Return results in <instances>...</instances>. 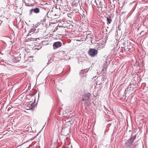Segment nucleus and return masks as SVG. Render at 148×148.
<instances>
[{"label":"nucleus","mask_w":148,"mask_h":148,"mask_svg":"<svg viewBox=\"0 0 148 148\" xmlns=\"http://www.w3.org/2000/svg\"><path fill=\"white\" fill-rule=\"evenodd\" d=\"M136 135L132 136L128 140L125 141L124 145L126 147L132 148L134 146V141L136 138Z\"/></svg>","instance_id":"nucleus-1"},{"label":"nucleus","mask_w":148,"mask_h":148,"mask_svg":"<svg viewBox=\"0 0 148 148\" xmlns=\"http://www.w3.org/2000/svg\"><path fill=\"white\" fill-rule=\"evenodd\" d=\"M90 97L91 94L89 93H88L82 96V98L81 102H84V106L86 108L87 107L88 103L90 101Z\"/></svg>","instance_id":"nucleus-2"},{"label":"nucleus","mask_w":148,"mask_h":148,"mask_svg":"<svg viewBox=\"0 0 148 148\" xmlns=\"http://www.w3.org/2000/svg\"><path fill=\"white\" fill-rule=\"evenodd\" d=\"M97 51L95 49L90 48L88 52V55L92 57L96 56L98 53Z\"/></svg>","instance_id":"nucleus-3"},{"label":"nucleus","mask_w":148,"mask_h":148,"mask_svg":"<svg viewBox=\"0 0 148 148\" xmlns=\"http://www.w3.org/2000/svg\"><path fill=\"white\" fill-rule=\"evenodd\" d=\"M40 12V10L38 8H33L30 10L29 15L31 16L33 14V13L38 14Z\"/></svg>","instance_id":"nucleus-4"},{"label":"nucleus","mask_w":148,"mask_h":148,"mask_svg":"<svg viewBox=\"0 0 148 148\" xmlns=\"http://www.w3.org/2000/svg\"><path fill=\"white\" fill-rule=\"evenodd\" d=\"M62 45V43L58 41L54 42L53 45L54 49H56L61 47Z\"/></svg>","instance_id":"nucleus-5"},{"label":"nucleus","mask_w":148,"mask_h":148,"mask_svg":"<svg viewBox=\"0 0 148 148\" xmlns=\"http://www.w3.org/2000/svg\"><path fill=\"white\" fill-rule=\"evenodd\" d=\"M87 2H88V3H91L94 6H95V4L96 5H98L96 0H88Z\"/></svg>","instance_id":"nucleus-6"},{"label":"nucleus","mask_w":148,"mask_h":148,"mask_svg":"<svg viewBox=\"0 0 148 148\" xmlns=\"http://www.w3.org/2000/svg\"><path fill=\"white\" fill-rule=\"evenodd\" d=\"M89 70V68L86 69L84 70H82L80 71L79 74L80 75L84 74V73H86Z\"/></svg>","instance_id":"nucleus-7"},{"label":"nucleus","mask_w":148,"mask_h":148,"mask_svg":"<svg viewBox=\"0 0 148 148\" xmlns=\"http://www.w3.org/2000/svg\"><path fill=\"white\" fill-rule=\"evenodd\" d=\"M36 30V29L34 28H31L30 31H29V33L28 34V35H31V34H30L32 32V34L34 33L35 32V31Z\"/></svg>","instance_id":"nucleus-8"},{"label":"nucleus","mask_w":148,"mask_h":148,"mask_svg":"<svg viewBox=\"0 0 148 148\" xmlns=\"http://www.w3.org/2000/svg\"><path fill=\"white\" fill-rule=\"evenodd\" d=\"M107 22L109 24H110L111 23V22H112V20L110 16H109L107 17Z\"/></svg>","instance_id":"nucleus-9"},{"label":"nucleus","mask_w":148,"mask_h":148,"mask_svg":"<svg viewBox=\"0 0 148 148\" xmlns=\"http://www.w3.org/2000/svg\"><path fill=\"white\" fill-rule=\"evenodd\" d=\"M35 105L33 103H31L29 106V108H32L33 107H34Z\"/></svg>","instance_id":"nucleus-10"},{"label":"nucleus","mask_w":148,"mask_h":148,"mask_svg":"<svg viewBox=\"0 0 148 148\" xmlns=\"http://www.w3.org/2000/svg\"><path fill=\"white\" fill-rule=\"evenodd\" d=\"M106 109V111L105 112V113H106V114H110V111L106 109V108H105Z\"/></svg>","instance_id":"nucleus-11"},{"label":"nucleus","mask_w":148,"mask_h":148,"mask_svg":"<svg viewBox=\"0 0 148 148\" xmlns=\"http://www.w3.org/2000/svg\"><path fill=\"white\" fill-rule=\"evenodd\" d=\"M97 4L98 5H96L95 4V6H96V7H97V6L98 7L99 6H100V5H101V3L100 2V3H99V4H98V3H97Z\"/></svg>","instance_id":"nucleus-12"},{"label":"nucleus","mask_w":148,"mask_h":148,"mask_svg":"<svg viewBox=\"0 0 148 148\" xmlns=\"http://www.w3.org/2000/svg\"><path fill=\"white\" fill-rule=\"evenodd\" d=\"M34 95V94L33 93L30 94V95L31 97L33 96Z\"/></svg>","instance_id":"nucleus-13"},{"label":"nucleus","mask_w":148,"mask_h":148,"mask_svg":"<svg viewBox=\"0 0 148 148\" xmlns=\"http://www.w3.org/2000/svg\"><path fill=\"white\" fill-rule=\"evenodd\" d=\"M129 88H131V86L130 85H129L128 86V87L127 88V89H128Z\"/></svg>","instance_id":"nucleus-14"},{"label":"nucleus","mask_w":148,"mask_h":148,"mask_svg":"<svg viewBox=\"0 0 148 148\" xmlns=\"http://www.w3.org/2000/svg\"><path fill=\"white\" fill-rule=\"evenodd\" d=\"M127 48H128V49H130V46H129L127 45Z\"/></svg>","instance_id":"nucleus-15"},{"label":"nucleus","mask_w":148,"mask_h":148,"mask_svg":"<svg viewBox=\"0 0 148 148\" xmlns=\"http://www.w3.org/2000/svg\"><path fill=\"white\" fill-rule=\"evenodd\" d=\"M144 32V31H142L141 33V34H142Z\"/></svg>","instance_id":"nucleus-16"},{"label":"nucleus","mask_w":148,"mask_h":148,"mask_svg":"<svg viewBox=\"0 0 148 148\" xmlns=\"http://www.w3.org/2000/svg\"><path fill=\"white\" fill-rule=\"evenodd\" d=\"M49 62H51V61H50V60H49Z\"/></svg>","instance_id":"nucleus-17"},{"label":"nucleus","mask_w":148,"mask_h":148,"mask_svg":"<svg viewBox=\"0 0 148 148\" xmlns=\"http://www.w3.org/2000/svg\"><path fill=\"white\" fill-rule=\"evenodd\" d=\"M49 62H51V61H50V60H49Z\"/></svg>","instance_id":"nucleus-18"},{"label":"nucleus","mask_w":148,"mask_h":148,"mask_svg":"<svg viewBox=\"0 0 148 148\" xmlns=\"http://www.w3.org/2000/svg\"><path fill=\"white\" fill-rule=\"evenodd\" d=\"M49 62H51V61H50V60H49Z\"/></svg>","instance_id":"nucleus-19"}]
</instances>
